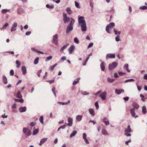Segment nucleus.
I'll return each instance as SVG.
<instances>
[{"label": "nucleus", "instance_id": "nucleus-55", "mask_svg": "<svg viewBox=\"0 0 147 147\" xmlns=\"http://www.w3.org/2000/svg\"><path fill=\"white\" fill-rule=\"evenodd\" d=\"M131 142V140L130 139H129L128 140L126 141L125 143L126 144L128 145L129 143L130 142Z\"/></svg>", "mask_w": 147, "mask_h": 147}, {"label": "nucleus", "instance_id": "nucleus-34", "mask_svg": "<svg viewBox=\"0 0 147 147\" xmlns=\"http://www.w3.org/2000/svg\"><path fill=\"white\" fill-rule=\"evenodd\" d=\"M46 7L47 8L49 9H52L54 8V5H49L48 4H47Z\"/></svg>", "mask_w": 147, "mask_h": 147}, {"label": "nucleus", "instance_id": "nucleus-9", "mask_svg": "<svg viewBox=\"0 0 147 147\" xmlns=\"http://www.w3.org/2000/svg\"><path fill=\"white\" fill-rule=\"evenodd\" d=\"M68 123L67 124V125L69 126H72L73 123L72 119L70 117H69L68 119Z\"/></svg>", "mask_w": 147, "mask_h": 147}, {"label": "nucleus", "instance_id": "nucleus-6", "mask_svg": "<svg viewBox=\"0 0 147 147\" xmlns=\"http://www.w3.org/2000/svg\"><path fill=\"white\" fill-rule=\"evenodd\" d=\"M63 20L64 23H66V22H68L70 20V18L67 17V14L65 13H63Z\"/></svg>", "mask_w": 147, "mask_h": 147}, {"label": "nucleus", "instance_id": "nucleus-22", "mask_svg": "<svg viewBox=\"0 0 147 147\" xmlns=\"http://www.w3.org/2000/svg\"><path fill=\"white\" fill-rule=\"evenodd\" d=\"M32 50L33 51H34L38 53H40V54H44V53L43 52L40 51L36 49H35L34 48H32Z\"/></svg>", "mask_w": 147, "mask_h": 147}, {"label": "nucleus", "instance_id": "nucleus-54", "mask_svg": "<svg viewBox=\"0 0 147 147\" xmlns=\"http://www.w3.org/2000/svg\"><path fill=\"white\" fill-rule=\"evenodd\" d=\"M9 25L8 23H7L5 24V25L3 26V28L4 29L6 28V27L7 26Z\"/></svg>", "mask_w": 147, "mask_h": 147}, {"label": "nucleus", "instance_id": "nucleus-23", "mask_svg": "<svg viewBox=\"0 0 147 147\" xmlns=\"http://www.w3.org/2000/svg\"><path fill=\"white\" fill-rule=\"evenodd\" d=\"M89 111L90 114L92 116H94L95 115L94 113L93 109H92L90 108L89 109Z\"/></svg>", "mask_w": 147, "mask_h": 147}, {"label": "nucleus", "instance_id": "nucleus-17", "mask_svg": "<svg viewBox=\"0 0 147 147\" xmlns=\"http://www.w3.org/2000/svg\"><path fill=\"white\" fill-rule=\"evenodd\" d=\"M82 116L81 115H77L76 117V119L79 121H81L82 119Z\"/></svg>", "mask_w": 147, "mask_h": 147}, {"label": "nucleus", "instance_id": "nucleus-21", "mask_svg": "<svg viewBox=\"0 0 147 147\" xmlns=\"http://www.w3.org/2000/svg\"><path fill=\"white\" fill-rule=\"evenodd\" d=\"M80 80V78H78L75 80L73 83V85H75L77 84L79 82Z\"/></svg>", "mask_w": 147, "mask_h": 147}, {"label": "nucleus", "instance_id": "nucleus-15", "mask_svg": "<svg viewBox=\"0 0 147 147\" xmlns=\"http://www.w3.org/2000/svg\"><path fill=\"white\" fill-rule=\"evenodd\" d=\"M21 70L23 74L24 75H25L26 73V69L25 66H22V67Z\"/></svg>", "mask_w": 147, "mask_h": 147}, {"label": "nucleus", "instance_id": "nucleus-47", "mask_svg": "<svg viewBox=\"0 0 147 147\" xmlns=\"http://www.w3.org/2000/svg\"><path fill=\"white\" fill-rule=\"evenodd\" d=\"M95 105L96 107V109H98L99 108V106L98 102H96L95 103Z\"/></svg>", "mask_w": 147, "mask_h": 147}, {"label": "nucleus", "instance_id": "nucleus-38", "mask_svg": "<svg viewBox=\"0 0 147 147\" xmlns=\"http://www.w3.org/2000/svg\"><path fill=\"white\" fill-rule=\"evenodd\" d=\"M9 11V10L7 9H3L2 10V12L3 13H5Z\"/></svg>", "mask_w": 147, "mask_h": 147}, {"label": "nucleus", "instance_id": "nucleus-14", "mask_svg": "<svg viewBox=\"0 0 147 147\" xmlns=\"http://www.w3.org/2000/svg\"><path fill=\"white\" fill-rule=\"evenodd\" d=\"M75 49V46L74 45H72L69 49L68 50L69 54H71Z\"/></svg>", "mask_w": 147, "mask_h": 147}, {"label": "nucleus", "instance_id": "nucleus-4", "mask_svg": "<svg viewBox=\"0 0 147 147\" xmlns=\"http://www.w3.org/2000/svg\"><path fill=\"white\" fill-rule=\"evenodd\" d=\"M23 131L24 134L28 136L31 135L32 134L31 131L26 127H24L23 128Z\"/></svg>", "mask_w": 147, "mask_h": 147}, {"label": "nucleus", "instance_id": "nucleus-64", "mask_svg": "<svg viewBox=\"0 0 147 147\" xmlns=\"http://www.w3.org/2000/svg\"><path fill=\"white\" fill-rule=\"evenodd\" d=\"M123 99L125 101H127L129 99V97H125L123 98Z\"/></svg>", "mask_w": 147, "mask_h": 147}, {"label": "nucleus", "instance_id": "nucleus-24", "mask_svg": "<svg viewBox=\"0 0 147 147\" xmlns=\"http://www.w3.org/2000/svg\"><path fill=\"white\" fill-rule=\"evenodd\" d=\"M77 133V132L76 131H74L71 134L70 136V138L74 136Z\"/></svg>", "mask_w": 147, "mask_h": 147}, {"label": "nucleus", "instance_id": "nucleus-8", "mask_svg": "<svg viewBox=\"0 0 147 147\" xmlns=\"http://www.w3.org/2000/svg\"><path fill=\"white\" fill-rule=\"evenodd\" d=\"M53 41L56 45L58 43L57 39L58 38V35L56 34L53 36Z\"/></svg>", "mask_w": 147, "mask_h": 147}, {"label": "nucleus", "instance_id": "nucleus-57", "mask_svg": "<svg viewBox=\"0 0 147 147\" xmlns=\"http://www.w3.org/2000/svg\"><path fill=\"white\" fill-rule=\"evenodd\" d=\"M104 122L106 125H109V123L108 121H104Z\"/></svg>", "mask_w": 147, "mask_h": 147}, {"label": "nucleus", "instance_id": "nucleus-40", "mask_svg": "<svg viewBox=\"0 0 147 147\" xmlns=\"http://www.w3.org/2000/svg\"><path fill=\"white\" fill-rule=\"evenodd\" d=\"M52 58V56H50L49 57H48L46 58V59H45L46 61H47L49 60H50Z\"/></svg>", "mask_w": 147, "mask_h": 147}, {"label": "nucleus", "instance_id": "nucleus-18", "mask_svg": "<svg viewBox=\"0 0 147 147\" xmlns=\"http://www.w3.org/2000/svg\"><path fill=\"white\" fill-rule=\"evenodd\" d=\"M70 20V22L69 24L68 25L73 26L75 22V20L72 18H71Z\"/></svg>", "mask_w": 147, "mask_h": 147}, {"label": "nucleus", "instance_id": "nucleus-61", "mask_svg": "<svg viewBox=\"0 0 147 147\" xmlns=\"http://www.w3.org/2000/svg\"><path fill=\"white\" fill-rule=\"evenodd\" d=\"M93 43H90L88 45V48H90L92 47L93 46Z\"/></svg>", "mask_w": 147, "mask_h": 147}, {"label": "nucleus", "instance_id": "nucleus-7", "mask_svg": "<svg viewBox=\"0 0 147 147\" xmlns=\"http://www.w3.org/2000/svg\"><path fill=\"white\" fill-rule=\"evenodd\" d=\"M106 92H103L102 94H100L99 96L101 97L102 100H104L106 99Z\"/></svg>", "mask_w": 147, "mask_h": 147}, {"label": "nucleus", "instance_id": "nucleus-36", "mask_svg": "<svg viewBox=\"0 0 147 147\" xmlns=\"http://www.w3.org/2000/svg\"><path fill=\"white\" fill-rule=\"evenodd\" d=\"M39 121L40 122L42 123H43V117L42 116H41L39 119Z\"/></svg>", "mask_w": 147, "mask_h": 147}, {"label": "nucleus", "instance_id": "nucleus-32", "mask_svg": "<svg viewBox=\"0 0 147 147\" xmlns=\"http://www.w3.org/2000/svg\"><path fill=\"white\" fill-rule=\"evenodd\" d=\"M57 65V64L55 63V64L53 66H50L49 69L50 70H51V71H53L54 70V68L55 67H56Z\"/></svg>", "mask_w": 147, "mask_h": 147}, {"label": "nucleus", "instance_id": "nucleus-1", "mask_svg": "<svg viewBox=\"0 0 147 147\" xmlns=\"http://www.w3.org/2000/svg\"><path fill=\"white\" fill-rule=\"evenodd\" d=\"M78 23L80 26L82 31H85L86 30V24L84 18L83 16L79 17Z\"/></svg>", "mask_w": 147, "mask_h": 147}, {"label": "nucleus", "instance_id": "nucleus-60", "mask_svg": "<svg viewBox=\"0 0 147 147\" xmlns=\"http://www.w3.org/2000/svg\"><path fill=\"white\" fill-rule=\"evenodd\" d=\"M47 82H49L50 84H51L52 83L54 82V80H49V81H48Z\"/></svg>", "mask_w": 147, "mask_h": 147}, {"label": "nucleus", "instance_id": "nucleus-51", "mask_svg": "<svg viewBox=\"0 0 147 147\" xmlns=\"http://www.w3.org/2000/svg\"><path fill=\"white\" fill-rule=\"evenodd\" d=\"M118 73L119 74L120 76H123L126 74L125 73H123L121 72H119Z\"/></svg>", "mask_w": 147, "mask_h": 147}, {"label": "nucleus", "instance_id": "nucleus-44", "mask_svg": "<svg viewBox=\"0 0 147 147\" xmlns=\"http://www.w3.org/2000/svg\"><path fill=\"white\" fill-rule=\"evenodd\" d=\"M128 132H124V134L127 137H129L131 136V134L128 133Z\"/></svg>", "mask_w": 147, "mask_h": 147}, {"label": "nucleus", "instance_id": "nucleus-50", "mask_svg": "<svg viewBox=\"0 0 147 147\" xmlns=\"http://www.w3.org/2000/svg\"><path fill=\"white\" fill-rule=\"evenodd\" d=\"M14 71L13 70H11L10 71V75L13 76L14 75Z\"/></svg>", "mask_w": 147, "mask_h": 147}, {"label": "nucleus", "instance_id": "nucleus-46", "mask_svg": "<svg viewBox=\"0 0 147 147\" xmlns=\"http://www.w3.org/2000/svg\"><path fill=\"white\" fill-rule=\"evenodd\" d=\"M75 5L76 7L78 8H80V6L79 4L77 2L75 1Z\"/></svg>", "mask_w": 147, "mask_h": 147}, {"label": "nucleus", "instance_id": "nucleus-53", "mask_svg": "<svg viewBox=\"0 0 147 147\" xmlns=\"http://www.w3.org/2000/svg\"><path fill=\"white\" fill-rule=\"evenodd\" d=\"M16 107V103H14L12 106L11 108L12 109H15Z\"/></svg>", "mask_w": 147, "mask_h": 147}, {"label": "nucleus", "instance_id": "nucleus-42", "mask_svg": "<svg viewBox=\"0 0 147 147\" xmlns=\"http://www.w3.org/2000/svg\"><path fill=\"white\" fill-rule=\"evenodd\" d=\"M102 133L103 135H107L108 134L107 132L105 129H103L102 130Z\"/></svg>", "mask_w": 147, "mask_h": 147}, {"label": "nucleus", "instance_id": "nucleus-19", "mask_svg": "<svg viewBox=\"0 0 147 147\" xmlns=\"http://www.w3.org/2000/svg\"><path fill=\"white\" fill-rule=\"evenodd\" d=\"M124 132H128L129 133H131V130L130 127V125L128 126L127 128L125 130Z\"/></svg>", "mask_w": 147, "mask_h": 147}, {"label": "nucleus", "instance_id": "nucleus-48", "mask_svg": "<svg viewBox=\"0 0 147 147\" xmlns=\"http://www.w3.org/2000/svg\"><path fill=\"white\" fill-rule=\"evenodd\" d=\"M58 103L59 104H61L62 105H67V103L66 102H58Z\"/></svg>", "mask_w": 147, "mask_h": 147}, {"label": "nucleus", "instance_id": "nucleus-56", "mask_svg": "<svg viewBox=\"0 0 147 147\" xmlns=\"http://www.w3.org/2000/svg\"><path fill=\"white\" fill-rule=\"evenodd\" d=\"M86 137V133H83V138L84 139H85Z\"/></svg>", "mask_w": 147, "mask_h": 147}, {"label": "nucleus", "instance_id": "nucleus-37", "mask_svg": "<svg viewBox=\"0 0 147 147\" xmlns=\"http://www.w3.org/2000/svg\"><path fill=\"white\" fill-rule=\"evenodd\" d=\"M140 9L142 10H146L147 9V7L145 6H141L140 7Z\"/></svg>", "mask_w": 147, "mask_h": 147}, {"label": "nucleus", "instance_id": "nucleus-13", "mask_svg": "<svg viewBox=\"0 0 147 147\" xmlns=\"http://www.w3.org/2000/svg\"><path fill=\"white\" fill-rule=\"evenodd\" d=\"M17 26V23H14L11 28V31L12 32L15 31L16 29V27Z\"/></svg>", "mask_w": 147, "mask_h": 147}, {"label": "nucleus", "instance_id": "nucleus-31", "mask_svg": "<svg viewBox=\"0 0 147 147\" xmlns=\"http://www.w3.org/2000/svg\"><path fill=\"white\" fill-rule=\"evenodd\" d=\"M66 11L68 14L70 15L72 13V11L70 8L69 7H67L66 9Z\"/></svg>", "mask_w": 147, "mask_h": 147}, {"label": "nucleus", "instance_id": "nucleus-35", "mask_svg": "<svg viewBox=\"0 0 147 147\" xmlns=\"http://www.w3.org/2000/svg\"><path fill=\"white\" fill-rule=\"evenodd\" d=\"M16 96L18 98H21L22 96L20 92H17L16 94Z\"/></svg>", "mask_w": 147, "mask_h": 147}, {"label": "nucleus", "instance_id": "nucleus-62", "mask_svg": "<svg viewBox=\"0 0 147 147\" xmlns=\"http://www.w3.org/2000/svg\"><path fill=\"white\" fill-rule=\"evenodd\" d=\"M114 80V79H111L110 78H109L108 79V82H113Z\"/></svg>", "mask_w": 147, "mask_h": 147}, {"label": "nucleus", "instance_id": "nucleus-59", "mask_svg": "<svg viewBox=\"0 0 147 147\" xmlns=\"http://www.w3.org/2000/svg\"><path fill=\"white\" fill-rule=\"evenodd\" d=\"M5 113L4 115H1V117L3 118H7V117L8 116L7 115H5Z\"/></svg>", "mask_w": 147, "mask_h": 147}, {"label": "nucleus", "instance_id": "nucleus-5", "mask_svg": "<svg viewBox=\"0 0 147 147\" xmlns=\"http://www.w3.org/2000/svg\"><path fill=\"white\" fill-rule=\"evenodd\" d=\"M117 65V63L115 62H113L112 64H109V69L112 70L115 68Z\"/></svg>", "mask_w": 147, "mask_h": 147}, {"label": "nucleus", "instance_id": "nucleus-10", "mask_svg": "<svg viewBox=\"0 0 147 147\" xmlns=\"http://www.w3.org/2000/svg\"><path fill=\"white\" fill-rule=\"evenodd\" d=\"M115 57V55L114 54L109 53L107 54L106 57L107 59L108 58H113Z\"/></svg>", "mask_w": 147, "mask_h": 147}, {"label": "nucleus", "instance_id": "nucleus-26", "mask_svg": "<svg viewBox=\"0 0 147 147\" xmlns=\"http://www.w3.org/2000/svg\"><path fill=\"white\" fill-rule=\"evenodd\" d=\"M142 112L143 114H145L146 113V107L144 106L142 107Z\"/></svg>", "mask_w": 147, "mask_h": 147}, {"label": "nucleus", "instance_id": "nucleus-49", "mask_svg": "<svg viewBox=\"0 0 147 147\" xmlns=\"http://www.w3.org/2000/svg\"><path fill=\"white\" fill-rule=\"evenodd\" d=\"M134 81V79H129V80H126L125 81V82H131L132 81Z\"/></svg>", "mask_w": 147, "mask_h": 147}, {"label": "nucleus", "instance_id": "nucleus-41", "mask_svg": "<svg viewBox=\"0 0 147 147\" xmlns=\"http://www.w3.org/2000/svg\"><path fill=\"white\" fill-rule=\"evenodd\" d=\"M114 31L115 32V34L116 35L117 34H121V32L120 31L117 32V31L115 30V28H114Z\"/></svg>", "mask_w": 147, "mask_h": 147}, {"label": "nucleus", "instance_id": "nucleus-3", "mask_svg": "<svg viewBox=\"0 0 147 147\" xmlns=\"http://www.w3.org/2000/svg\"><path fill=\"white\" fill-rule=\"evenodd\" d=\"M115 26V24L114 22H111L108 24L106 28V30L107 32L109 34L111 33L110 31L111 30V28L114 27Z\"/></svg>", "mask_w": 147, "mask_h": 147}, {"label": "nucleus", "instance_id": "nucleus-12", "mask_svg": "<svg viewBox=\"0 0 147 147\" xmlns=\"http://www.w3.org/2000/svg\"><path fill=\"white\" fill-rule=\"evenodd\" d=\"M73 29V26L68 25L66 29V32L67 33H68L70 31Z\"/></svg>", "mask_w": 147, "mask_h": 147}, {"label": "nucleus", "instance_id": "nucleus-11", "mask_svg": "<svg viewBox=\"0 0 147 147\" xmlns=\"http://www.w3.org/2000/svg\"><path fill=\"white\" fill-rule=\"evenodd\" d=\"M19 111L21 112H25L26 110V107H20L18 109Z\"/></svg>", "mask_w": 147, "mask_h": 147}, {"label": "nucleus", "instance_id": "nucleus-25", "mask_svg": "<svg viewBox=\"0 0 147 147\" xmlns=\"http://www.w3.org/2000/svg\"><path fill=\"white\" fill-rule=\"evenodd\" d=\"M39 129L38 128H37L33 130L32 134L33 135H36L38 133L39 131Z\"/></svg>", "mask_w": 147, "mask_h": 147}, {"label": "nucleus", "instance_id": "nucleus-27", "mask_svg": "<svg viewBox=\"0 0 147 147\" xmlns=\"http://www.w3.org/2000/svg\"><path fill=\"white\" fill-rule=\"evenodd\" d=\"M3 82L5 84H6L7 83V78L4 75L3 76Z\"/></svg>", "mask_w": 147, "mask_h": 147}, {"label": "nucleus", "instance_id": "nucleus-63", "mask_svg": "<svg viewBox=\"0 0 147 147\" xmlns=\"http://www.w3.org/2000/svg\"><path fill=\"white\" fill-rule=\"evenodd\" d=\"M66 126V125H64L61 126L60 127L61 129H64L65 128Z\"/></svg>", "mask_w": 147, "mask_h": 147}, {"label": "nucleus", "instance_id": "nucleus-52", "mask_svg": "<svg viewBox=\"0 0 147 147\" xmlns=\"http://www.w3.org/2000/svg\"><path fill=\"white\" fill-rule=\"evenodd\" d=\"M42 70H39L38 72L37 73V75H38V77H40V74L41 72H42Z\"/></svg>", "mask_w": 147, "mask_h": 147}, {"label": "nucleus", "instance_id": "nucleus-58", "mask_svg": "<svg viewBox=\"0 0 147 147\" xmlns=\"http://www.w3.org/2000/svg\"><path fill=\"white\" fill-rule=\"evenodd\" d=\"M36 123L35 122H32L30 123V125L32 127L35 125Z\"/></svg>", "mask_w": 147, "mask_h": 147}, {"label": "nucleus", "instance_id": "nucleus-29", "mask_svg": "<svg viewBox=\"0 0 147 147\" xmlns=\"http://www.w3.org/2000/svg\"><path fill=\"white\" fill-rule=\"evenodd\" d=\"M16 67L17 68H19L21 64V62H20L18 60H17L16 61Z\"/></svg>", "mask_w": 147, "mask_h": 147}, {"label": "nucleus", "instance_id": "nucleus-20", "mask_svg": "<svg viewBox=\"0 0 147 147\" xmlns=\"http://www.w3.org/2000/svg\"><path fill=\"white\" fill-rule=\"evenodd\" d=\"M100 68L102 71H104L105 70V67L104 62L101 63L100 64Z\"/></svg>", "mask_w": 147, "mask_h": 147}, {"label": "nucleus", "instance_id": "nucleus-45", "mask_svg": "<svg viewBox=\"0 0 147 147\" xmlns=\"http://www.w3.org/2000/svg\"><path fill=\"white\" fill-rule=\"evenodd\" d=\"M124 90L123 89L118 90V89H116L115 90V92H124Z\"/></svg>", "mask_w": 147, "mask_h": 147}, {"label": "nucleus", "instance_id": "nucleus-28", "mask_svg": "<svg viewBox=\"0 0 147 147\" xmlns=\"http://www.w3.org/2000/svg\"><path fill=\"white\" fill-rule=\"evenodd\" d=\"M69 44H67L65 45H64L60 49V51H63L64 49H65L69 45Z\"/></svg>", "mask_w": 147, "mask_h": 147}, {"label": "nucleus", "instance_id": "nucleus-16", "mask_svg": "<svg viewBox=\"0 0 147 147\" xmlns=\"http://www.w3.org/2000/svg\"><path fill=\"white\" fill-rule=\"evenodd\" d=\"M47 138H43L42 139L40 142V143L39 144V145L40 146H42L43 143H44L47 141Z\"/></svg>", "mask_w": 147, "mask_h": 147}, {"label": "nucleus", "instance_id": "nucleus-30", "mask_svg": "<svg viewBox=\"0 0 147 147\" xmlns=\"http://www.w3.org/2000/svg\"><path fill=\"white\" fill-rule=\"evenodd\" d=\"M128 65L127 64H126L124 66V68L125 69H126L127 71L128 72H129L130 71L129 69L128 68Z\"/></svg>", "mask_w": 147, "mask_h": 147}, {"label": "nucleus", "instance_id": "nucleus-2", "mask_svg": "<svg viewBox=\"0 0 147 147\" xmlns=\"http://www.w3.org/2000/svg\"><path fill=\"white\" fill-rule=\"evenodd\" d=\"M134 108L131 109L130 110V113L133 117H134L135 118L138 117V115H136V113L134 112L135 109H138L139 107V105L136 103H135L133 105Z\"/></svg>", "mask_w": 147, "mask_h": 147}, {"label": "nucleus", "instance_id": "nucleus-33", "mask_svg": "<svg viewBox=\"0 0 147 147\" xmlns=\"http://www.w3.org/2000/svg\"><path fill=\"white\" fill-rule=\"evenodd\" d=\"M39 58L38 57H37L36 58V59L34 60V64H37L38 62Z\"/></svg>", "mask_w": 147, "mask_h": 147}, {"label": "nucleus", "instance_id": "nucleus-43", "mask_svg": "<svg viewBox=\"0 0 147 147\" xmlns=\"http://www.w3.org/2000/svg\"><path fill=\"white\" fill-rule=\"evenodd\" d=\"M120 36L119 35H118L115 38L116 41L118 42L120 40L119 39Z\"/></svg>", "mask_w": 147, "mask_h": 147}, {"label": "nucleus", "instance_id": "nucleus-39", "mask_svg": "<svg viewBox=\"0 0 147 147\" xmlns=\"http://www.w3.org/2000/svg\"><path fill=\"white\" fill-rule=\"evenodd\" d=\"M74 41L76 44H78L79 42L78 39L76 37H75L74 38Z\"/></svg>", "mask_w": 147, "mask_h": 147}]
</instances>
